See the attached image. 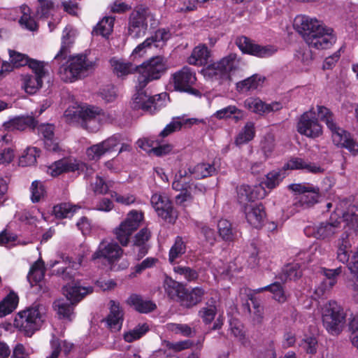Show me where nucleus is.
Wrapping results in <instances>:
<instances>
[{
  "instance_id": "1",
  "label": "nucleus",
  "mask_w": 358,
  "mask_h": 358,
  "mask_svg": "<svg viewBox=\"0 0 358 358\" xmlns=\"http://www.w3.org/2000/svg\"><path fill=\"white\" fill-rule=\"evenodd\" d=\"M71 32V29L67 27L63 30L61 48L53 61V64L57 63L60 78L66 83H72L78 78L85 76L93 66V63L87 59L86 55L71 57L69 55L74 42Z\"/></svg>"
},
{
  "instance_id": "2",
  "label": "nucleus",
  "mask_w": 358,
  "mask_h": 358,
  "mask_svg": "<svg viewBox=\"0 0 358 358\" xmlns=\"http://www.w3.org/2000/svg\"><path fill=\"white\" fill-rule=\"evenodd\" d=\"M293 26L310 48L328 49L336 43V37L333 29L327 27L315 18L298 15L294 20Z\"/></svg>"
},
{
  "instance_id": "3",
  "label": "nucleus",
  "mask_w": 358,
  "mask_h": 358,
  "mask_svg": "<svg viewBox=\"0 0 358 358\" xmlns=\"http://www.w3.org/2000/svg\"><path fill=\"white\" fill-rule=\"evenodd\" d=\"M45 308L41 304H34L20 311L14 319L13 325L24 336L31 337L39 330L44 321Z\"/></svg>"
},
{
  "instance_id": "4",
  "label": "nucleus",
  "mask_w": 358,
  "mask_h": 358,
  "mask_svg": "<svg viewBox=\"0 0 358 358\" xmlns=\"http://www.w3.org/2000/svg\"><path fill=\"white\" fill-rule=\"evenodd\" d=\"M168 69L167 60L162 56L152 57L137 66V82L140 89L161 78Z\"/></svg>"
},
{
  "instance_id": "5",
  "label": "nucleus",
  "mask_w": 358,
  "mask_h": 358,
  "mask_svg": "<svg viewBox=\"0 0 358 358\" xmlns=\"http://www.w3.org/2000/svg\"><path fill=\"white\" fill-rule=\"evenodd\" d=\"M65 115L72 116L83 128L92 133L100 129L106 117L102 109L92 106L83 107L73 113L71 110H66Z\"/></svg>"
},
{
  "instance_id": "6",
  "label": "nucleus",
  "mask_w": 358,
  "mask_h": 358,
  "mask_svg": "<svg viewBox=\"0 0 358 358\" xmlns=\"http://www.w3.org/2000/svg\"><path fill=\"white\" fill-rule=\"evenodd\" d=\"M346 315L343 308L335 301H330L322 308L323 326L331 335H338L343 330Z\"/></svg>"
},
{
  "instance_id": "7",
  "label": "nucleus",
  "mask_w": 358,
  "mask_h": 358,
  "mask_svg": "<svg viewBox=\"0 0 358 358\" xmlns=\"http://www.w3.org/2000/svg\"><path fill=\"white\" fill-rule=\"evenodd\" d=\"M289 189L299 194L295 198L294 206L296 210L312 207L318 202L320 189L310 184H291Z\"/></svg>"
},
{
  "instance_id": "8",
  "label": "nucleus",
  "mask_w": 358,
  "mask_h": 358,
  "mask_svg": "<svg viewBox=\"0 0 358 358\" xmlns=\"http://www.w3.org/2000/svg\"><path fill=\"white\" fill-rule=\"evenodd\" d=\"M143 218V215L141 213L131 210L127 214L126 219L114 229L113 234L122 247H127L129 245L131 236L138 228Z\"/></svg>"
},
{
  "instance_id": "9",
  "label": "nucleus",
  "mask_w": 358,
  "mask_h": 358,
  "mask_svg": "<svg viewBox=\"0 0 358 358\" xmlns=\"http://www.w3.org/2000/svg\"><path fill=\"white\" fill-rule=\"evenodd\" d=\"M172 79L175 90L186 92L195 97H201V92L192 87L196 81V78L192 68L183 66L172 75Z\"/></svg>"
},
{
  "instance_id": "10",
  "label": "nucleus",
  "mask_w": 358,
  "mask_h": 358,
  "mask_svg": "<svg viewBox=\"0 0 358 358\" xmlns=\"http://www.w3.org/2000/svg\"><path fill=\"white\" fill-rule=\"evenodd\" d=\"M296 130L301 135L310 138H316L322 134V126L320 124L313 108L300 116L296 124Z\"/></svg>"
},
{
  "instance_id": "11",
  "label": "nucleus",
  "mask_w": 358,
  "mask_h": 358,
  "mask_svg": "<svg viewBox=\"0 0 358 358\" xmlns=\"http://www.w3.org/2000/svg\"><path fill=\"white\" fill-rule=\"evenodd\" d=\"M148 8L137 7L129 15L128 20V34L132 38L143 36L148 30Z\"/></svg>"
},
{
  "instance_id": "12",
  "label": "nucleus",
  "mask_w": 358,
  "mask_h": 358,
  "mask_svg": "<svg viewBox=\"0 0 358 358\" xmlns=\"http://www.w3.org/2000/svg\"><path fill=\"white\" fill-rule=\"evenodd\" d=\"M236 44L243 54L250 55L259 58L271 57L278 51L277 48L274 45H261L244 36L238 37L236 40Z\"/></svg>"
},
{
  "instance_id": "13",
  "label": "nucleus",
  "mask_w": 358,
  "mask_h": 358,
  "mask_svg": "<svg viewBox=\"0 0 358 358\" xmlns=\"http://www.w3.org/2000/svg\"><path fill=\"white\" fill-rule=\"evenodd\" d=\"M240 69V59L236 53H230L217 62L208 66V71L210 76H219L220 78H229Z\"/></svg>"
},
{
  "instance_id": "14",
  "label": "nucleus",
  "mask_w": 358,
  "mask_h": 358,
  "mask_svg": "<svg viewBox=\"0 0 358 358\" xmlns=\"http://www.w3.org/2000/svg\"><path fill=\"white\" fill-rule=\"evenodd\" d=\"M150 202L159 217L168 223H175L178 213L167 196L155 193L151 196Z\"/></svg>"
},
{
  "instance_id": "15",
  "label": "nucleus",
  "mask_w": 358,
  "mask_h": 358,
  "mask_svg": "<svg viewBox=\"0 0 358 358\" xmlns=\"http://www.w3.org/2000/svg\"><path fill=\"white\" fill-rule=\"evenodd\" d=\"M36 129L43 142V148L47 151L56 153L62 150L59 140L55 136V127L53 124H38Z\"/></svg>"
},
{
  "instance_id": "16",
  "label": "nucleus",
  "mask_w": 358,
  "mask_h": 358,
  "mask_svg": "<svg viewBox=\"0 0 358 358\" xmlns=\"http://www.w3.org/2000/svg\"><path fill=\"white\" fill-rule=\"evenodd\" d=\"M340 228V221L336 219V215H331L329 221L321 222L314 227H306L304 232L309 236V232L311 231L316 238L324 239L333 236Z\"/></svg>"
},
{
  "instance_id": "17",
  "label": "nucleus",
  "mask_w": 358,
  "mask_h": 358,
  "mask_svg": "<svg viewBox=\"0 0 358 358\" xmlns=\"http://www.w3.org/2000/svg\"><path fill=\"white\" fill-rule=\"evenodd\" d=\"M123 254V250L117 243L101 242L97 250L92 256V260L101 257L106 259L109 263L118 260Z\"/></svg>"
},
{
  "instance_id": "18",
  "label": "nucleus",
  "mask_w": 358,
  "mask_h": 358,
  "mask_svg": "<svg viewBox=\"0 0 358 358\" xmlns=\"http://www.w3.org/2000/svg\"><path fill=\"white\" fill-rule=\"evenodd\" d=\"M206 294V292L202 287H195L191 289L185 287V290L178 299V303L185 308L190 309L199 304Z\"/></svg>"
},
{
  "instance_id": "19",
  "label": "nucleus",
  "mask_w": 358,
  "mask_h": 358,
  "mask_svg": "<svg viewBox=\"0 0 358 358\" xmlns=\"http://www.w3.org/2000/svg\"><path fill=\"white\" fill-rule=\"evenodd\" d=\"M244 213L248 222L255 228H260L266 217L265 208L262 203H250L244 206Z\"/></svg>"
},
{
  "instance_id": "20",
  "label": "nucleus",
  "mask_w": 358,
  "mask_h": 358,
  "mask_svg": "<svg viewBox=\"0 0 358 358\" xmlns=\"http://www.w3.org/2000/svg\"><path fill=\"white\" fill-rule=\"evenodd\" d=\"M61 258L62 259V262L60 260L51 261L50 262V266L52 268L58 264L63 263L64 266L57 268L56 275L61 277L64 280L72 281L76 276L77 270L80 267V264L72 261V259L68 256H62Z\"/></svg>"
},
{
  "instance_id": "21",
  "label": "nucleus",
  "mask_w": 358,
  "mask_h": 358,
  "mask_svg": "<svg viewBox=\"0 0 358 358\" xmlns=\"http://www.w3.org/2000/svg\"><path fill=\"white\" fill-rule=\"evenodd\" d=\"M236 192L238 202L244 206L247 204L246 203H252L264 195V189L262 186L241 185L236 187Z\"/></svg>"
},
{
  "instance_id": "22",
  "label": "nucleus",
  "mask_w": 358,
  "mask_h": 358,
  "mask_svg": "<svg viewBox=\"0 0 358 358\" xmlns=\"http://www.w3.org/2000/svg\"><path fill=\"white\" fill-rule=\"evenodd\" d=\"M38 121L33 116H18L5 122L2 127L6 131H24L27 129L34 131Z\"/></svg>"
},
{
  "instance_id": "23",
  "label": "nucleus",
  "mask_w": 358,
  "mask_h": 358,
  "mask_svg": "<svg viewBox=\"0 0 358 358\" xmlns=\"http://www.w3.org/2000/svg\"><path fill=\"white\" fill-rule=\"evenodd\" d=\"M317 118L325 123L327 127L330 130L332 138L336 133H343V129L338 125L335 115L329 108L324 106H317Z\"/></svg>"
},
{
  "instance_id": "24",
  "label": "nucleus",
  "mask_w": 358,
  "mask_h": 358,
  "mask_svg": "<svg viewBox=\"0 0 358 358\" xmlns=\"http://www.w3.org/2000/svg\"><path fill=\"white\" fill-rule=\"evenodd\" d=\"M80 169V164L76 160L62 159L52 163L48 169L52 176H58L63 173L74 172Z\"/></svg>"
},
{
  "instance_id": "25",
  "label": "nucleus",
  "mask_w": 358,
  "mask_h": 358,
  "mask_svg": "<svg viewBox=\"0 0 358 358\" xmlns=\"http://www.w3.org/2000/svg\"><path fill=\"white\" fill-rule=\"evenodd\" d=\"M145 88L140 89L138 83L136 85V93L133 98L131 107L134 110L142 109L145 111H149L155 104V99L148 96L144 91Z\"/></svg>"
},
{
  "instance_id": "26",
  "label": "nucleus",
  "mask_w": 358,
  "mask_h": 358,
  "mask_svg": "<svg viewBox=\"0 0 358 358\" xmlns=\"http://www.w3.org/2000/svg\"><path fill=\"white\" fill-rule=\"evenodd\" d=\"M63 293L66 296L68 301L76 305L81 301L85 296L92 291L85 287L78 285L77 284L64 285L62 288Z\"/></svg>"
},
{
  "instance_id": "27",
  "label": "nucleus",
  "mask_w": 358,
  "mask_h": 358,
  "mask_svg": "<svg viewBox=\"0 0 358 358\" xmlns=\"http://www.w3.org/2000/svg\"><path fill=\"white\" fill-rule=\"evenodd\" d=\"M332 141L336 145L346 148L353 155L358 154V143L345 130L343 129V133L339 132L334 134Z\"/></svg>"
},
{
  "instance_id": "28",
  "label": "nucleus",
  "mask_w": 358,
  "mask_h": 358,
  "mask_svg": "<svg viewBox=\"0 0 358 358\" xmlns=\"http://www.w3.org/2000/svg\"><path fill=\"white\" fill-rule=\"evenodd\" d=\"M245 117V113L234 105L218 110L212 115V117L220 120L231 119L236 123L243 120Z\"/></svg>"
},
{
  "instance_id": "29",
  "label": "nucleus",
  "mask_w": 358,
  "mask_h": 358,
  "mask_svg": "<svg viewBox=\"0 0 358 358\" xmlns=\"http://www.w3.org/2000/svg\"><path fill=\"white\" fill-rule=\"evenodd\" d=\"M110 313L106 317V322L110 329L115 331L120 330L123 321V313L120 308L118 303L111 300L110 301Z\"/></svg>"
},
{
  "instance_id": "30",
  "label": "nucleus",
  "mask_w": 358,
  "mask_h": 358,
  "mask_svg": "<svg viewBox=\"0 0 358 358\" xmlns=\"http://www.w3.org/2000/svg\"><path fill=\"white\" fill-rule=\"evenodd\" d=\"M210 56L208 47L206 45H200L193 49L187 62L191 65L204 66L208 64Z\"/></svg>"
},
{
  "instance_id": "31",
  "label": "nucleus",
  "mask_w": 358,
  "mask_h": 358,
  "mask_svg": "<svg viewBox=\"0 0 358 358\" xmlns=\"http://www.w3.org/2000/svg\"><path fill=\"white\" fill-rule=\"evenodd\" d=\"M127 303L133 306L134 309L141 313L152 312L156 308V305L150 300H144L141 296L132 294L127 301Z\"/></svg>"
},
{
  "instance_id": "32",
  "label": "nucleus",
  "mask_w": 358,
  "mask_h": 358,
  "mask_svg": "<svg viewBox=\"0 0 358 358\" xmlns=\"http://www.w3.org/2000/svg\"><path fill=\"white\" fill-rule=\"evenodd\" d=\"M185 287L182 283L169 277H166L164 281V291L168 297L177 303H178V299L180 298L183 290H185Z\"/></svg>"
},
{
  "instance_id": "33",
  "label": "nucleus",
  "mask_w": 358,
  "mask_h": 358,
  "mask_svg": "<svg viewBox=\"0 0 358 358\" xmlns=\"http://www.w3.org/2000/svg\"><path fill=\"white\" fill-rule=\"evenodd\" d=\"M217 312V301L215 298L210 297L206 302L205 306L200 308L198 315L205 324H210L214 320Z\"/></svg>"
},
{
  "instance_id": "34",
  "label": "nucleus",
  "mask_w": 358,
  "mask_h": 358,
  "mask_svg": "<svg viewBox=\"0 0 358 358\" xmlns=\"http://www.w3.org/2000/svg\"><path fill=\"white\" fill-rule=\"evenodd\" d=\"M350 252L351 243L348 239V236L343 234L342 237L338 239L336 258L340 262L348 265L350 262H349Z\"/></svg>"
},
{
  "instance_id": "35",
  "label": "nucleus",
  "mask_w": 358,
  "mask_h": 358,
  "mask_svg": "<svg viewBox=\"0 0 358 358\" xmlns=\"http://www.w3.org/2000/svg\"><path fill=\"white\" fill-rule=\"evenodd\" d=\"M217 173V169L213 164L208 163H199L191 168L190 173L196 180H201L213 176Z\"/></svg>"
},
{
  "instance_id": "36",
  "label": "nucleus",
  "mask_w": 358,
  "mask_h": 358,
  "mask_svg": "<svg viewBox=\"0 0 358 358\" xmlns=\"http://www.w3.org/2000/svg\"><path fill=\"white\" fill-rule=\"evenodd\" d=\"M19 297L13 291L3 299L0 302V317L11 313L17 306Z\"/></svg>"
},
{
  "instance_id": "37",
  "label": "nucleus",
  "mask_w": 358,
  "mask_h": 358,
  "mask_svg": "<svg viewBox=\"0 0 358 358\" xmlns=\"http://www.w3.org/2000/svg\"><path fill=\"white\" fill-rule=\"evenodd\" d=\"M22 87L29 94H34L43 86V79L31 74L22 75Z\"/></svg>"
},
{
  "instance_id": "38",
  "label": "nucleus",
  "mask_w": 358,
  "mask_h": 358,
  "mask_svg": "<svg viewBox=\"0 0 358 358\" xmlns=\"http://www.w3.org/2000/svg\"><path fill=\"white\" fill-rule=\"evenodd\" d=\"M44 275V262L38 259L31 266L27 278L31 287H34L43 279Z\"/></svg>"
},
{
  "instance_id": "39",
  "label": "nucleus",
  "mask_w": 358,
  "mask_h": 358,
  "mask_svg": "<svg viewBox=\"0 0 358 358\" xmlns=\"http://www.w3.org/2000/svg\"><path fill=\"white\" fill-rule=\"evenodd\" d=\"M111 66L113 67L114 72L118 77L127 76L128 74L137 73V66L130 62H125L115 59H110Z\"/></svg>"
},
{
  "instance_id": "40",
  "label": "nucleus",
  "mask_w": 358,
  "mask_h": 358,
  "mask_svg": "<svg viewBox=\"0 0 358 358\" xmlns=\"http://www.w3.org/2000/svg\"><path fill=\"white\" fill-rule=\"evenodd\" d=\"M115 18L113 17H104L94 27L92 34L108 37L113 31Z\"/></svg>"
},
{
  "instance_id": "41",
  "label": "nucleus",
  "mask_w": 358,
  "mask_h": 358,
  "mask_svg": "<svg viewBox=\"0 0 358 358\" xmlns=\"http://www.w3.org/2000/svg\"><path fill=\"white\" fill-rule=\"evenodd\" d=\"M286 176L287 173L283 168L273 170L266 174L264 184L268 189H274L279 185Z\"/></svg>"
},
{
  "instance_id": "42",
  "label": "nucleus",
  "mask_w": 358,
  "mask_h": 358,
  "mask_svg": "<svg viewBox=\"0 0 358 358\" xmlns=\"http://www.w3.org/2000/svg\"><path fill=\"white\" fill-rule=\"evenodd\" d=\"M302 275V270L298 263H292L286 265L282 271L280 278L282 280H296Z\"/></svg>"
},
{
  "instance_id": "43",
  "label": "nucleus",
  "mask_w": 358,
  "mask_h": 358,
  "mask_svg": "<svg viewBox=\"0 0 358 358\" xmlns=\"http://www.w3.org/2000/svg\"><path fill=\"white\" fill-rule=\"evenodd\" d=\"M80 207L69 203H61L53 207L52 213L58 219L71 218Z\"/></svg>"
},
{
  "instance_id": "44",
  "label": "nucleus",
  "mask_w": 358,
  "mask_h": 358,
  "mask_svg": "<svg viewBox=\"0 0 358 358\" xmlns=\"http://www.w3.org/2000/svg\"><path fill=\"white\" fill-rule=\"evenodd\" d=\"M264 80V78H262L257 74H254L252 76L238 82L236 84L237 90L241 92H248L250 90H256L261 83Z\"/></svg>"
},
{
  "instance_id": "45",
  "label": "nucleus",
  "mask_w": 358,
  "mask_h": 358,
  "mask_svg": "<svg viewBox=\"0 0 358 358\" xmlns=\"http://www.w3.org/2000/svg\"><path fill=\"white\" fill-rule=\"evenodd\" d=\"M255 136V124L248 122L237 135L235 143L236 145H243L252 141Z\"/></svg>"
},
{
  "instance_id": "46",
  "label": "nucleus",
  "mask_w": 358,
  "mask_h": 358,
  "mask_svg": "<svg viewBox=\"0 0 358 358\" xmlns=\"http://www.w3.org/2000/svg\"><path fill=\"white\" fill-rule=\"evenodd\" d=\"M257 291L270 292L273 294V298L280 303H285L287 299L282 285L278 282H275L265 287L257 288Z\"/></svg>"
},
{
  "instance_id": "47",
  "label": "nucleus",
  "mask_w": 358,
  "mask_h": 358,
  "mask_svg": "<svg viewBox=\"0 0 358 358\" xmlns=\"http://www.w3.org/2000/svg\"><path fill=\"white\" fill-rule=\"evenodd\" d=\"M31 201L36 203L40 202L46 196V187L43 182L41 180H34L30 186Z\"/></svg>"
},
{
  "instance_id": "48",
  "label": "nucleus",
  "mask_w": 358,
  "mask_h": 358,
  "mask_svg": "<svg viewBox=\"0 0 358 358\" xmlns=\"http://www.w3.org/2000/svg\"><path fill=\"white\" fill-rule=\"evenodd\" d=\"M217 229L220 236L226 241H233L236 236V231L227 220H220L217 223Z\"/></svg>"
},
{
  "instance_id": "49",
  "label": "nucleus",
  "mask_w": 358,
  "mask_h": 358,
  "mask_svg": "<svg viewBox=\"0 0 358 358\" xmlns=\"http://www.w3.org/2000/svg\"><path fill=\"white\" fill-rule=\"evenodd\" d=\"M51 348L52 349L51 354L48 356L46 358H58L62 349L64 352L67 355L70 352L73 348V344L64 341L62 342V346L61 345V342L59 338L55 336L52 337V339L50 341Z\"/></svg>"
},
{
  "instance_id": "50",
  "label": "nucleus",
  "mask_w": 358,
  "mask_h": 358,
  "mask_svg": "<svg viewBox=\"0 0 358 358\" xmlns=\"http://www.w3.org/2000/svg\"><path fill=\"white\" fill-rule=\"evenodd\" d=\"M186 252V245L183 241L182 237L177 236L176 238L174 244L171 246L169 254V260L171 264H173L176 259L180 257Z\"/></svg>"
},
{
  "instance_id": "51",
  "label": "nucleus",
  "mask_w": 358,
  "mask_h": 358,
  "mask_svg": "<svg viewBox=\"0 0 358 358\" xmlns=\"http://www.w3.org/2000/svg\"><path fill=\"white\" fill-rule=\"evenodd\" d=\"M244 106L252 113L262 115L266 113V104L258 98H248L244 101Z\"/></svg>"
},
{
  "instance_id": "52",
  "label": "nucleus",
  "mask_w": 358,
  "mask_h": 358,
  "mask_svg": "<svg viewBox=\"0 0 358 358\" xmlns=\"http://www.w3.org/2000/svg\"><path fill=\"white\" fill-rule=\"evenodd\" d=\"M74 304L71 302L63 300H59L57 302V304H55V306L57 307V314L59 315L60 318L66 319L69 321L72 320V317L73 316V307Z\"/></svg>"
},
{
  "instance_id": "53",
  "label": "nucleus",
  "mask_w": 358,
  "mask_h": 358,
  "mask_svg": "<svg viewBox=\"0 0 358 358\" xmlns=\"http://www.w3.org/2000/svg\"><path fill=\"white\" fill-rule=\"evenodd\" d=\"M176 273L182 276L187 282H195L199 278V273L196 270L185 266H176L173 268Z\"/></svg>"
},
{
  "instance_id": "54",
  "label": "nucleus",
  "mask_w": 358,
  "mask_h": 358,
  "mask_svg": "<svg viewBox=\"0 0 358 358\" xmlns=\"http://www.w3.org/2000/svg\"><path fill=\"white\" fill-rule=\"evenodd\" d=\"M148 330L149 327L147 324H138L134 329L125 333L124 334V339L128 343H131L135 340L139 339Z\"/></svg>"
},
{
  "instance_id": "55",
  "label": "nucleus",
  "mask_w": 358,
  "mask_h": 358,
  "mask_svg": "<svg viewBox=\"0 0 358 358\" xmlns=\"http://www.w3.org/2000/svg\"><path fill=\"white\" fill-rule=\"evenodd\" d=\"M171 34L169 30L166 29H159L155 32V34L148 38L152 39V45L155 48L162 47L171 38Z\"/></svg>"
},
{
  "instance_id": "56",
  "label": "nucleus",
  "mask_w": 358,
  "mask_h": 358,
  "mask_svg": "<svg viewBox=\"0 0 358 358\" xmlns=\"http://www.w3.org/2000/svg\"><path fill=\"white\" fill-rule=\"evenodd\" d=\"M8 52L11 63L15 68L27 66L31 59L27 55L15 50H9Z\"/></svg>"
},
{
  "instance_id": "57",
  "label": "nucleus",
  "mask_w": 358,
  "mask_h": 358,
  "mask_svg": "<svg viewBox=\"0 0 358 358\" xmlns=\"http://www.w3.org/2000/svg\"><path fill=\"white\" fill-rule=\"evenodd\" d=\"M338 221L345 222L350 229L357 227L358 215L354 212L353 208H349L347 211L343 213L342 217H336Z\"/></svg>"
},
{
  "instance_id": "58",
  "label": "nucleus",
  "mask_w": 358,
  "mask_h": 358,
  "mask_svg": "<svg viewBox=\"0 0 358 358\" xmlns=\"http://www.w3.org/2000/svg\"><path fill=\"white\" fill-rule=\"evenodd\" d=\"M27 66L31 69L35 76L42 79L48 73V70L45 67V63L44 62L31 58Z\"/></svg>"
},
{
  "instance_id": "59",
  "label": "nucleus",
  "mask_w": 358,
  "mask_h": 358,
  "mask_svg": "<svg viewBox=\"0 0 358 358\" xmlns=\"http://www.w3.org/2000/svg\"><path fill=\"white\" fill-rule=\"evenodd\" d=\"M243 308L245 312L250 314L255 322L260 324L264 318V307L260 306L255 308H251L250 303L248 301L243 303Z\"/></svg>"
},
{
  "instance_id": "60",
  "label": "nucleus",
  "mask_w": 358,
  "mask_h": 358,
  "mask_svg": "<svg viewBox=\"0 0 358 358\" xmlns=\"http://www.w3.org/2000/svg\"><path fill=\"white\" fill-rule=\"evenodd\" d=\"M348 330L351 332L352 344L358 349V315H352L349 318Z\"/></svg>"
},
{
  "instance_id": "61",
  "label": "nucleus",
  "mask_w": 358,
  "mask_h": 358,
  "mask_svg": "<svg viewBox=\"0 0 358 358\" xmlns=\"http://www.w3.org/2000/svg\"><path fill=\"white\" fill-rule=\"evenodd\" d=\"M182 123L178 119L173 118V120L168 124L164 129L158 135L159 138H164L171 134L180 130Z\"/></svg>"
},
{
  "instance_id": "62",
  "label": "nucleus",
  "mask_w": 358,
  "mask_h": 358,
  "mask_svg": "<svg viewBox=\"0 0 358 358\" xmlns=\"http://www.w3.org/2000/svg\"><path fill=\"white\" fill-rule=\"evenodd\" d=\"M106 152H107V151L106 150L102 142L94 145L87 150V155L91 160L99 159Z\"/></svg>"
},
{
  "instance_id": "63",
  "label": "nucleus",
  "mask_w": 358,
  "mask_h": 358,
  "mask_svg": "<svg viewBox=\"0 0 358 358\" xmlns=\"http://www.w3.org/2000/svg\"><path fill=\"white\" fill-rule=\"evenodd\" d=\"M306 161L300 157H292L287 163L284 164L282 168L285 172L288 170H304Z\"/></svg>"
},
{
  "instance_id": "64",
  "label": "nucleus",
  "mask_w": 358,
  "mask_h": 358,
  "mask_svg": "<svg viewBox=\"0 0 358 358\" xmlns=\"http://www.w3.org/2000/svg\"><path fill=\"white\" fill-rule=\"evenodd\" d=\"M151 237V233L148 228L141 229L134 237L132 246L147 245Z\"/></svg>"
}]
</instances>
